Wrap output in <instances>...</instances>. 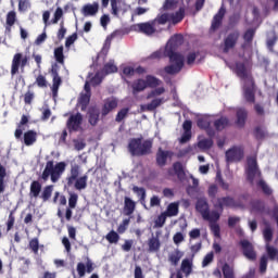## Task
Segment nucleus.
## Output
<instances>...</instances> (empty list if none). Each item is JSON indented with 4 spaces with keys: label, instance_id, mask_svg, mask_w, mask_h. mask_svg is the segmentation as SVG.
<instances>
[{
    "label": "nucleus",
    "instance_id": "338daca9",
    "mask_svg": "<svg viewBox=\"0 0 278 278\" xmlns=\"http://www.w3.org/2000/svg\"><path fill=\"white\" fill-rule=\"evenodd\" d=\"M184 240H186V236H184L181 232H176L173 237V242L177 247H179V244L184 242Z\"/></svg>",
    "mask_w": 278,
    "mask_h": 278
},
{
    "label": "nucleus",
    "instance_id": "dca6fc26",
    "mask_svg": "<svg viewBox=\"0 0 278 278\" xmlns=\"http://www.w3.org/2000/svg\"><path fill=\"white\" fill-rule=\"evenodd\" d=\"M160 231L156 232L155 237H152L148 240V251L150 253H157L160 251L162 243L160 242Z\"/></svg>",
    "mask_w": 278,
    "mask_h": 278
},
{
    "label": "nucleus",
    "instance_id": "f3484780",
    "mask_svg": "<svg viewBox=\"0 0 278 278\" xmlns=\"http://www.w3.org/2000/svg\"><path fill=\"white\" fill-rule=\"evenodd\" d=\"M99 13V2L88 3L81 8V14L85 16H96Z\"/></svg>",
    "mask_w": 278,
    "mask_h": 278
},
{
    "label": "nucleus",
    "instance_id": "c9c22d12",
    "mask_svg": "<svg viewBox=\"0 0 278 278\" xmlns=\"http://www.w3.org/2000/svg\"><path fill=\"white\" fill-rule=\"evenodd\" d=\"M132 192L139 197L140 203L144 205V201H147V189L144 187L134 186Z\"/></svg>",
    "mask_w": 278,
    "mask_h": 278
},
{
    "label": "nucleus",
    "instance_id": "f704fd0d",
    "mask_svg": "<svg viewBox=\"0 0 278 278\" xmlns=\"http://www.w3.org/2000/svg\"><path fill=\"white\" fill-rule=\"evenodd\" d=\"M144 81L147 88H157L162 84V80L153 75H147Z\"/></svg>",
    "mask_w": 278,
    "mask_h": 278
},
{
    "label": "nucleus",
    "instance_id": "ea45409f",
    "mask_svg": "<svg viewBox=\"0 0 278 278\" xmlns=\"http://www.w3.org/2000/svg\"><path fill=\"white\" fill-rule=\"evenodd\" d=\"M231 68L240 79H244V62H236Z\"/></svg>",
    "mask_w": 278,
    "mask_h": 278
},
{
    "label": "nucleus",
    "instance_id": "49530a36",
    "mask_svg": "<svg viewBox=\"0 0 278 278\" xmlns=\"http://www.w3.org/2000/svg\"><path fill=\"white\" fill-rule=\"evenodd\" d=\"M28 249L34 253V255H38V251H40V241L38 238H33L29 241Z\"/></svg>",
    "mask_w": 278,
    "mask_h": 278
},
{
    "label": "nucleus",
    "instance_id": "2eb2a0df",
    "mask_svg": "<svg viewBox=\"0 0 278 278\" xmlns=\"http://www.w3.org/2000/svg\"><path fill=\"white\" fill-rule=\"evenodd\" d=\"M88 123L92 127H97L99 125V117L101 116V110L97 106H90L87 112Z\"/></svg>",
    "mask_w": 278,
    "mask_h": 278
},
{
    "label": "nucleus",
    "instance_id": "09e8293b",
    "mask_svg": "<svg viewBox=\"0 0 278 278\" xmlns=\"http://www.w3.org/2000/svg\"><path fill=\"white\" fill-rule=\"evenodd\" d=\"M166 218H168V216L164 212L161 213L154 220V227L156 229H161V227H164V225H166Z\"/></svg>",
    "mask_w": 278,
    "mask_h": 278
},
{
    "label": "nucleus",
    "instance_id": "680f3d73",
    "mask_svg": "<svg viewBox=\"0 0 278 278\" xmlns=\"http://www.w3.org/2000/svg\"><path fill=\"white\" fill-rule=\"evenodd\" d=\"M62 16H64V11L62 10V8H56V10L54 12V16L51 20L52 25H58V23H60V18H62Z\"/></svg>",
    "mask_w": 278,
    "mask_h": 278
},
{
    "label": "nucleus",
    "instance_id": "a211bd4d",
    "mask_svg": "<svg viewBox=\"0 0 278 278\" xmlns=\"http://www.w3.org/2000/svg\"><path fill=\"white\" fill-rule=\"evenodd\" d=\"M23 140L26 147H31L36 144L38 140V132L36 130H27L26 132H24Z\"/></svg>",
    "mask_w": 278,
    "mask_h": 278
},
{
    "label": "nucleus",
    "instance_id": "9b49d317",
    "mask_svg": "<svg viewBox=\"0 0 278 278\" xmlns=\"http://www.w3.org/2000/svg\"><path fill=\"white\" fill-rule=\"evenodd\" d=\"M173 151L163 150L162 148H159L156 151V166H160L161 168H164L166 166L168 160H173Z\"/></svg>",
    "mask_w": 278,
    "mask_h": 278
},
{
    "label": "nucleus",
    "instance_id": "c03bdc74",
    "mask_svg": "<svg viewBox=\"0 0 278 278\" xmlns=\"http://www.w3.org/2000/svg\"><path fill=\"white\" fill-rule=\"evenodd\" d=\"M54 60L59 64H64V47L63 46H60L54 49Z\"/></svg>",
    "mask_w": 278,
    "mask_h": 278
},
{
    "label": "nucleus",
    "instance_id": "cd10ccee",
    "mask_svg": "<svg viewBox=\"0 0 278 278\" xmlns=\"http://www.w3.org/2000/svg\"><path fill=\"white\" fill-rule=\"evenodd\" d=\"M245 84L252 86V88L248 89L245 93V99L247 101H250V103H255V88L253 87V78L245 77Z\"/></svg>",
    "mask_w": 278,
    "mask_h": 278
},
{
    "label": "nucleus",
    "instance_id": "13d9d810",
    "mask_svg": "<svg viewBox=\"0 0 278 278\" xmlns=\"http://www.w3.org/2000/svg\"><path fill=\"white\" fill-rule=\"evenodd\" d=\"M224 278H233V268L225 263L222 267Z\"/></svg>",
    "mask_w": 278,
    "mask_h": 278
},
{
    "label": "nucleus",
    "instance_id": "0eeeda50",
    "mask_svg": "<svg viewBox=\"0 0 278 278\" xmlns=\"http://www.w3.org/2000/svg\"><path fill=\"white\" fill-rule=\"evenodd\" d=\"M81 123H84V115H81V113L72 114L66 122V128L70 134L79 131V129H81Z\"/></svg>",
    "mask_w": 278,
    "mask_h": 278
},
{
    "label": "nucleus",
    "instance_id": "8fccbe9b",
    "mask_svg": "<svg viewBox=\"0 0 278 278\" xmlns=\"http://www.w3.org/2000/svg\"><path fill=\"white\" fill-rule=\"evenodd\" d=\"M90 97H92V93H83L79 99V103L81 105V111H86V108H88L90 103Z\"/></svg>",
    "mask_w": 278,
    "mask_h": 278
},
{
    "label": "nucleus",
    "instance_id": "f257e3e1",
    "mask_svg": "<svg viewBox=\"0 0 278 278\" xmlns=\"http://www.w3.org/2000/svg\"><path fill=\"white\" fill-rule=\"evenodd\" d=\"M184 45V36L176 34L169 38L164 49V56L169 59V64L164 67L167 75H177L181 73L185 66L184 54L177 52V49Z\"/></svg>",
    "mask_w": 278,
    "mask_h": 278
},
{
    "label": "nucleus",
    "instance_id": "20e7f679",
    "mask_svg": "<svg viewBox=\"0 0 278 278\" xmlns=\"http://www.w3.org/2000/svg\"><path fill=\"white\" fill-rule=\"evenodd\" d=\"M66 170V162H59L55 164L53 160L46 163V167L40 176L42 181H49V177L52 184H58Z\"/></svg>",
    "mask_w": 278,
    "mask_h": 278
},
{
    "label": "nucleus",
    "instance_id": "603ef678",
    "mask_svg": "<svg viewBox=\"0 0 278 278\" xmlns=\"http://www.w3.org/2000/svg\"><path fill=\"white\" fill-rule=\"evenodd\" d=\"M263 237L266 241V244H270V242L273 241V229L270 228V225H268V223H266V228L263 230Z\"/></svg>",
    "mask_w": 278,
    "mask_h": 278
},
{
    "label": "nucleus",
    "instance_id": "69168bd1",
    "mask_svg": "<svg viewBox=\"0 0 278 278\" xmlns=\"http://www.w3.org/2000/svg\"><path fill=\"white\" fill-rule=\"evenodd\" d=\"M162 58H166L163 50H156L149 55V60H162Z\"/></svg>",
    "mask_w": 278,
    "mask_h": 278
},
{
    "label": "nucleus",
    "instance_id": "58836bf2",
    "mask_svg": "<svg viewBox=\"0 0 278 278\" xmlns=\"http://www.w3.org/2000/svg\"><path fill=\"white\" fill-rule=\"evenodd\" d=\"M204 220H208L210 225L212 223H218L220 220V213L217 211H213L210 213V211L203 216Z\"/></svg>",
    "mask_w": 278,
    "mask_h": 278
},
{
    "label": "nucleus",
    "instance_id": "423d86ee",
    "mask_svg": "<svg viewBox=\"0 0 278 278\" xmlns=\"http://www.w3.org/2000/svg\"><path fill=\"white\" fill-rule=\"evenodd\" d=\"M51 75H52V97L56 99L58 92L60 90V86H62V77H60V65L58 63L52 64L51 67Z\"/></svg>",
    "mask_w": 278,
    "mask_h": 278
},
{
    "label": "nucleus",
    "instance_id": "864d4df0",
    "mask_svg": "<svg viewBox=\"0 0 278 278\" xmlns=\"http://www.w3.org/2000/svg\"><path fill=\"white\" fill-rule=\"evenodd\" d=\"M197 125L199 129H206L207 127H210V125H212V122L210 121V117L204 116V117L198 118Z\"/></svg>",
    "mask_w": 278,
    "mask_h": 278
},
{
    "label": "nucleus",
    "instance_id": "4c0bfd02",
    "mask_svg": "<svg viewBox=\"0 0 278 278\" xmlns=\"http://www.w3.org/2000/svg\"><path fill=\"white\" fill-rule=\"evenodd\" d=\"M173 170L178 179H184V177H186V172L184 170V165L181 162H175L173 164Z\"/></svg>",
    "mask_w": 278,
    "mask_h": 278
},
{
    "label": "nucleus",
    "instance_id": "f03ea898",
    "mask_svg": "<svg viewBox=\"0 0 278 278\" xmlns=\"http://www.w3.org/2000/svg\"><path fill=\"white\" fill-rule=\"evenodd\" d=\"M248 181L255 184L256 188L262 190L264 194H273V189H270L266 180L262 178V172L257 168V160L255 157L248 159Z\"/></svg>",
    "mask_w": 278,
    "mask_h": 278
},
{
    "label": "nucleus",
    "instance_id": "0e129e2a",
    "mask_svg": "<svg viewBox=\"0 0 278 278\" xmlns=\"http://www.w3.org/2000/svg\"><path fill=\"white\" fill-rule=\"evenodd\" d=\"M36 84L38 88H47V77H45L42 74L38 75L36 78Z\"/></svg>",
    "mask_w": 278,
    "mask_h": 278
},
{
    "label": "nucleus",
    "instance_id": "6e6552de",
    "mask_svg": "<svg viewBox=\"0 0 278 278\" xmlns=\"http://www.w3.org/2000/svg\"><path fill=\"white\" fill-rule=\"evenodd\" d=\"M238 40H240V31L235 30L228 34L227 37L224 39L223 53H229L231 49H235L236 45H238Z\"/></svg>",
    "mask_w": 278,
    "mask_h": 278
},
{
    "label": "nucleus",
    "instance_id": "f8f14e48",
    "mask_svg": "<svg viewBox=\"0 0 278 278\" xmlns=\"http://www.w3.org/2000/svg\"><path fill=\"white\" fill-rule=\"evenodd\" d=\"M118 108V99L114 97L106 98L101 109V116H108L110 112H114Z\"/></svg>",
    "mask_w": 278,
    "mask_h": 278
},
{
    "label": "nucleus",
    "instance_id": "a19ab883",
    "mask_svg": "<svg viewBox=\"0 0 278 278\" xmlns=\"http://www.w3.org/2000/svg\"><path fill=\"white\" fill-rule=\"evenodd\" d=\"M170 21V15L167 13H163L152 20V23H154V26L157 27V25H166Z\"/></svg>",
    "mask_w": 278,
    "mask_h": 278
},
{
    "label": "nucleus",
    "instance_id": "79ce46f5",
    "mask_svg": "<svg viewBox=\"0 0 278 278\" xmlns=\"http://www.w3.org/2000/svg\"><path fill=\"white\" fill-rule=\"evenodd\" d=\"M198 147L202 151H208V149H212V147H214V139H202L198 142Z\"/></svg>",
    "mask_w": 278,
    "mask_h": 278
},
{
    "label": "nucleus",
    "instance_id": "3c124183",
    "mask_svg": "<svg viewBox=\"0 0 278 278\" xmlns=\"http://www.w3.org/2000/svg\"><path fill=\"white\" fill-rule=\"evenodd\" d=\"M164 92H166V88L164 87H159L155 88L153 90H151L148 94H147V99H155V97H161V94H164Z\"/></svg>",
    "mask_w": 278,
    "mask_h": 278
},
{
    "label": "nucleus",
    "instance_id": "ddd939ff",
    "mask_svg": "<svg viewBox=\"0 0 278 278\" xmlns=\"http://www.w3.org/2000/svg\"><path fill=\"white\" fill-rule=\"evenodd\" d=\"M243 155H244V151L242 150V148L232 147L226 151V162L228 163L240 162Z\"/></svg>",
    "mask_w": 278,
    "mask_h": 278
},
{
    "label": "nucleus",
    "instance_id": "4468645a",
    "mask_svg": "<svg viewBox=\"0 0 278 278\" xmlns=\"http://www.w3.org/2000/svg\"><path fill=\"white\" fill-rule=\"evenodd\" d=\"M225 14H227V9H225V4H222L218 12L214 15L211 29L213 31H216V29L220 28V25H223V18H225Z\"/></svg>",
    "mask_w": 278,
    "mask_h": 278
},
{
    "label": "nucleus",
    "instance_id": "39448f33",
    "mask_svg": "<svg viewBox=\"0 0 278 278\" xmlns=\"http://www.w3.org/2000/svg\"><path fill=\"white\" fill-rule=\"evenodd\" d=\"M27 64H29V56H23V53H15L11 64L12 77H14V75H18V68L24 73Z\"/></svg>",
    "mask_w": 278,
    "mask_h": 278
},
{
    "label": "nucleus",
    "instance_id": "6e6d98bb",
    "mask_svg": "<svg viewBox=\"0 0 278 278\" xmlns=\"http://www.w3.org/2000/svg\"><path fill=\"white\" fill-rule=\"evenodd\" d=\"M77 201H79V195L75 192H70L68 207L75 210L77 207Z\"/></svg>",
    "mask_w": 278,
    "mask_h": 278
},
{
    "label": "nucleus",
    "instance_id": "473e14b6",
    "mask_svg": "<svg viewBox=\"0 0 278 278\" xmlns=\"http://www.w3.org/2000/svg\"><path fill=\"white\" fill-rule=\"evenodd\" d=\"M123 5H125V4L118 0H111V8H112L113 16H118L119 12H127V9H123Z\"/></svg>",
    "mask_w": 278,
    "mask_h": 278
},
{
    "label": "nucleus",
    "instance_id": "e433bc0d",
    "mask_svg": "<svg viewBox=\"0 0 278 278\" xmlns=\"http://www.w3.org/2000/svg\"><path fill=\"white\" fill-rule=\"evenodd\" d=\"M244 249L245 257H248V260H251L252 262L254 260H257V254L255 253V251L253 250V245L249 243V241H244Z\"/></svg>",
    "mask_w": 278,
    "mask_h": 278
},
{
    "label": "nucleus",
    "instance_id": "c85d7f7f",
    "mask_svg": "<svg viewBox=\"0 0 278 278\" xmlns=\"http://www.w3.org/2000/svg\"><path fill=\"white\" fill-rule=\"evenodd\" d=\"M75 190H86L88 188V175L80 176L74 181Z\"/></svg>",
    "mask_w": 278,
    "mask_h": 278
},
{
    "label": "nucleus",
    "instance_id": "bb28decb",
    "mask_svg": "<svg viewBox=\"0 0 278 278\" xmlns=\"http://www.w3.org/2000/svg\"><path fill=\"white\" fill-rule=\"evenodd\" d=\"M16 23V11H10L7 14L5 20V31H12V27H14Z\"/></svg>",
    "mask_w": 278,
    "mask_h": 278
},
{
    "label": "nucleus",
    "instance_id": "72a5a7b5",
    "mask_svg": "<svg viewBox=\"0 0 278 278\" xmlns=\"http://www.w3.org/2000/svg\"><path fill=\"white\" fill-rule=\"evenodd\" d=\"M182 257L184 252L175 250L172 254H169L168 262H170L172 266H177Z\"/></svg>",
    "mask_w": 278,
    "mask_h": 278
},
{
    "label": "nucleus",
    "instance_id": "37998d69",
    "mask_svg": "<svg viewBox=\"0 0 278 278\" xmlns=\"http://www.w3.org/2000/svg\"><path fill=\"white\" fill-rule=\"evenodd\" d=\"M105 240H108V242L110 244H118V240H121V236L118 235V232H116L115 230H111L106 236H105Z\"/></svg>",
    "mask_w": 278,
    "mask_h": 278
},
{
    "label": "nucleus",
    "instance_id": "4d7b16f0",
    "mask_svg": "<svg viewBox=\"0 0 278 278\" xmlns=\"http://www.w3.org/2000/svg\"><path fill=\"white\" fill-rule=\"evenodd\" d=\"M102 71H103V73H105V75H111V73H117L118 67L114 63L109 62V63L104 64V67Z\"/></svg>",
    "mask_w": 278,
    "mask_h": 278
},
{
    "label": "nucleus",
    "instance_id": "6ab92c4d",
    "mask_svg": "<svg viewBox=\"0 0 278 278\" xmlns=\"http://www.w3.org/2000/svg\"><path fill=\"white\" fill-rule=\"evenodd\" d=\"M79 169L80 167L77 164L71 167V170H70L71 175L66 177V186L68 188H71L75 184V181L79 178Z\"/></svg>",
    "mask_w": 278,
    "mask_h": 278
},
{
    "label": "nucleus",
    "instance_id": "393cba45",
    "mask_svg": "<svg viewBox=\"0 0 278 278\" xmlns=\"http://www.w3.org/2000/svg\"><path fill=\"white\" fill-rule=\"evenodd\" d=\"M40 192H42V184H40L38 180H34L30 184L29 198L38 199V197H40Z\"/></svg>",
    "mask_w": 278,
    "mask_h": 278
},
{
    "label": "nucleus",
    "instance_id": "774afa93",
    "mask_svg": "<svg viewBox=\"0 0 278 278\" xmlns=\"http://www.w3.org/2000/svg\"><path fill=\"white\" fill-rule=\"evenodd\" d=\"M237 125H244V109H239L237 111Z\"/></svg>",
    "mask_w": 278,
    "mask_h": 278
},
{
    "label": "nucleus",
    "instance_id": "4be33fe9",
    "mask_svg": "<svg viewBox=\"0 0 278 278\" xmlns=\"http://www.w3.org/2000/svg\"><path fill=\"white\" fill-rule=\"evenodd\" d=\"M195 210L202 214V217L206 215L210 212V204L207 203V199L199 198L195 203Z\"/></svg>",
    "mask_w": 278,
    "mask_h": 278
},
{
    "label": "nucleus",
    "instance_id": "a18cd8bd",
    "mask_svg": "<svg viewBox=\"0 0 278 278\" xmlns=\"http://www.w3.org/2000/svg\"><path fill=\"white\" fill-rule=\"evenodd\" d=\"M166 214V216H177V214H179V204L178 203H170L168 206H167V210L166 212H163Z\"/></svg>",
    "mask_w": 278,
    "mask_h": 278
},
{
    "label": "nucleus",
    "instance_id": "de8ad7c7",
    "mask_svg": "<svg viewBox=\"0 0 278 278\" xmlns=\"http://www.w3.org/2000/svg\"><path fill=\"white\" fill-rule=\"evenodd\" d=\"M51 194H53V185H48L43 188L40 198L46 202L51 199Z\"/></svg>",
    "mask_w": 278,
    "mask_h": 278
},
{
    "label": "nucleus",
    "instance_id": "1a4fd4ad",
    "mask_svg": "<svg viewBox=\"0 0 278 278\" xmlns=\"http://www.w3.org/2000/svg\"><path fill=\"white\" fill-rule=\"evenodd\" d=\"M214 207L215 210H219L220 212H223L225 210V207H238V202H236V199L227 195V197H222V198H217L216 203H214Z\"/></svg>",
    "mask_w": 278,
    "mask_h": 278
},
{
    "label": "nucleus",
    "instance_id": "bf43d9fd",
    "mask_svg": "<svg viewBox=\"0 0 278 278\" xmlns=\"http://www.w3.org/2000/svg\"><path fill=\"white\" fill-rule=\"evenodd\" d=\"M116 36H121V30H115L106 37L105 42H104V49L105 48L110 49V47L112 45V40H114V38H116Z\"/></svg>",
    "mask_w": 278,
    "mask_h": 278
},
{
    "label": "nucleus",
    "instance_id": "a878e982",
    "mask_svg": "<svg viewBox=\"0 0 278 278\" xmlns=\"http://www.w3.org/2000/svg\"><path fill=\"white\" fill-rule=\"evenodd\" d=\"M186 16V9L180 8L176 13L169 14V21H172L173 25H177L181 23Z\"/></svg>",
    "mask_w": 278,
    "mask_h": 278
},
{
    "label": "nucleus",
    "instance_id": "5fc2aeb1",
    "mask_svg": "<svg viewBox=\"0 0 278 278\" xmlns=\"http://www.w3.org/2000/svg\"><path fill=\"white\" fill-rule=\"evenodd\" d=\"M128 114H129L128 108H124V109L119 110L115 117L116 123H123V121H125V118H127Z\"/></svg>",
    "mask_w": 278,
    "mask_h": 278
},
{
    "label": "nucleus",
    "instance_id": "9d476101",
    "mask_svg": "<svg viewBox=\"0 0 278 278\" xmlns=\"http://www.w3.org/2000/svg\"><path fill=\"white\" fill-rule=\"evenodd\" d=\"M135 31H138L139 34H144L146 36H153L155 31H157V28H155V22H143L135 25Z\"/></svg>",
    "mask_w": 278,
    "mask_h": 278
},
{
    "label": "nucleus",
    "instance_id": "052dcab7",
    "mask_svg": "<svg viewBox=\"0 0 278 278\" xmlns=\"http://www.w3.org/2000/svg\"><path fill=\"white\" fill-rule=\"evenodd\" d=\"M116 36H121V30H115L106 37L105 42H104V49L105 48L110 49V47L112 45V40H114V38H116Z\"/></svg>",
    "mask_w": 278,
    "mask_h": 278
},
{
    "label": "nucleus",
    "instance_id": "b1692460",
    "mask_svg": "<svg viewBox=\"0 0 278 278\" xmlns=\"http://www.w3.org/2000/svg\"><path fill=\"white\" fill-rule=\"evenodd\" d=\"M136 212V202L129 197L124 198V214L125 216H131Z\"/></svg>",
    "mask_w": 278,
    "mask_h": 278
},
{
    "label": "nucleus",
    "instance_id": "7ed1b4c3",
    "mask_svg": "<svg viewBox=\"0 0 278 278\" xmlns=\"http://www.w3.org/2000/svg\"><path fill=\"white\" fill-rule=\"evenodd\" d=\"M128 151L134 157L151 155L153 153V139L131 138L128 142Z\"/></svg>",
    "mask_w": 278,
    "mask_h": 278
},
{
    "label": "nucleus",
    "instance_id": "5701e85b",
    "mask_svg": "<svg viewBox=\"0 0 278 278\" xmlns=\"http://www.w3.org/2000/svg\"><path fill=\"white\" fill-rule=\"evenodd\" d=\"M131 90L132 94H140V92H144V90H147V81L142 78L136 79L131 84Z\"/></svg>",
    "mask_w": 278,
    "mask_h": 278
},
{
    "label": "nucleus",
    "instance_id": "412c9836",
    "mask_svg": "<svg viewBox=\"0 0 278 278\" xmlns=\"http://www.w3.org/2000/svg\"><path fill=\"white\" fill-rule=\"evenodd\" d=\"M213 125L216 131H223V129L231 127V122L228 119L227 116H220L219 118L214 121Z\"/></svg>",
    "mask_w": 278,
    "mask_h": 278
},
{
    "label": "nucleus",
    "instance_id": "c756f323",
    "mask_svg": "<svg viewBox=\"0 0 278 278\" xmlns=\"http://www.w3.org/2000/svg\"><path fill=\"white\" fill-rule=\"evenodd\" d=\"M5 177H8V169H5V166L0 165V194H3V192H5L8 184Z\"/></svg>",
    "mask_w": 278,
    "mask_h": 278
},
{
    "label": "nucleus",
    "instance_id": "e2e57ef3",
    "mask_svg": "<svg viewBox=\"0 0 278 278\" xmlns=\"http://www.w3.org/2000/svg\"><path fill=\"white\" fill-rule=\"evenodd\" d=\"M210 229L215 238H220V226L217 223H211Z\"/></svg>",
    "mask_w": 278,
    "mask_h": 278
},
{
    "label": "nucleus",
    "instance_id": "aec40b11",
    "mask_svg": "<svg viewBox=\"0 0 278 278\" xmlns=\"http://www.w3.org/2000/svg\"><path fill=\"white\" fill-rule=\"evenodd\" d=\"M164 103V98H154L150 103L141 105L142 112H154Z\"/></svg>",
    "mask_w": 278,
    "mask_h": 278
},
{
    "label": "nucleus",
    "instance_id": "7c9ffc66",
    "mask_svg": "<svg viewBox=\"0 0 278 278\" xmlns=\"http://www.w3.org/2000/svg\"><path fill=\"white\" fill-rule=\"evenodd\" d=\"M28 123L29 117H27V115H22L21 122L14 131V137L16 138V140H21V138H23V129H21V127H23V125H27Z\"/></svg>",
    "mask_w": 278,
    "mask_h": 278
},
{
    "label": "nucleus",
    "instance_id": "2f4dec72",
    "mask_svg": "<svg viewBox=\"0 0 278 278\" xmlns=\"http://www.w3.org/2000/svg\"><path fill=\"white\" fill-rule=\"evenodd\" d=\"M180 271L184 273L186 277H190V275H192V261H190L189 258L182 260L180 265Z\"/></svg>",
    "mask_w": 278,
    "mask_h": 278
}]
</instances>
